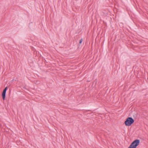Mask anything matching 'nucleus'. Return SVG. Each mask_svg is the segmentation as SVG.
Listing matches in <instances>:
<instances>
[{
  "label": "nucleus",
  "instance_id": "f257e3e1",
  "mask_svg": "<svg viewBox=\"0 0 148 148\" xmlns=\"http://www.w3.org/2000/svg\"><path fill=\"white\" fill-rule=\"evenodd\" d=\"M134 120L131 117L127 118L124 122L125 125L127 126H130L134 122Z\"/></svg>",
  "mask_w": 148,
  "mask_h": 148
},
{
  "label": "nucleus",
  "instance_id": "f03ea898",
  "mask_svg": "<svg viewBox=\"0 0 148 148\" xmlns=\"http://www.w3.org/2000/svg\"><path fill=\"white\" fill-rule=\"evenodd\" d=\"M140 143L139 140L136 139L133 141L128 148H136Z\"/></svg>",
  "mask_w": 148,
  "mask_h": 148
},
{
  "label": "nucleus",
  "instance_id": "7ed1b4c3",
  "mask_svg": "<svg viewBox=\"0 0 148 148\" xmlns=\"http://www.w3.org/2000/svg\"><path fill=\"white\" fill-rule=\"evenodd\" d=\"M7 87H6L3 90L2 94V97L3 99V100L5 99V94L7 90Z\"/></svg>",
  "mask_w": 148,
  "mask_h": 148
},
{
  "label": "nucleus",
  "instance_id": "20e7f679",
  "mask_svg": "<svg viewBox=\"0 0 148 148\" xmlns=\"http://www.w3.org/2000/svg\"><path fill=\"white\" fill-rule=\"evenodd\" d=\"M82 41H83V40H82V39H81L80 40V41H79V43L80 44H81L82 42Z\"/></svg>",
  "mask_w": 148,
  "mask_h": 148
}]
</instances>
